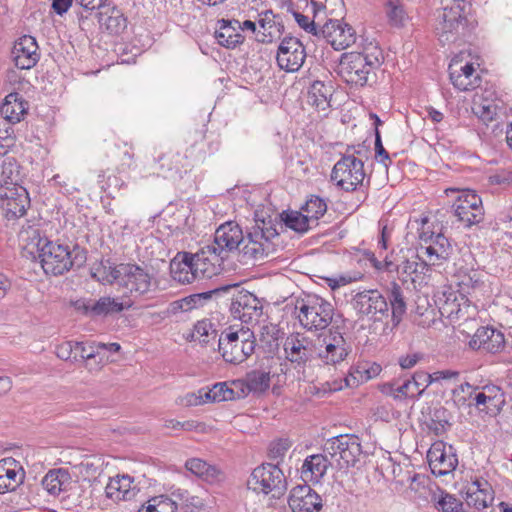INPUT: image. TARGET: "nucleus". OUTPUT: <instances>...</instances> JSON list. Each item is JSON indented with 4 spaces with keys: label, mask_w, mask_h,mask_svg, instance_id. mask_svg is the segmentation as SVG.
<instances>
[{
    "label": "nucleus",
    "mask_w": 512,
    "mask_h": 512,
    "mask_svg": "<svg viewBox=\"0 0 512 512\" xmlns=\"http://www.w3.org/2000/svg\"><path fill=\"white\" fill-rule=\"evenodd\" d=\"M36 39L31 35L20 37L12 48V57L15 65L19 69H31L40 59Z\"/></svg>",
    "instance_id": "21"
},
{
    "label": "nucleus",
    "mask_w": 512,
    "mask_h": 512,
    "mask_svg": "<svg viewBox=\"0 0 512 512\" xmlns=\"http://www.w3.org/2000/svg\"><path fill=\"white\" fill-rule=\"evenodd\" d=\"M293 16L298 25L306 32L311 33L314 36H319L321 34L320 29L317 28L314 21H310L309 17L297 11H293Z\"/></svg>",
    "instance_id": "60"
},
{
    "label": "nucleus",
    "mask_w": 512,
    "mask_h": 512,
    "mask_svg": "<svg viewBox=\"0 0 512 512\" xmlns=\"http://www.w3.org/2000/svg\"><path fill=\"white\" fill-rule=\"evenodd\" d=\"M306 58L305 47L296 37L286 36L282 39L277 51V64L287 72L298 71Z\"/></svg>",
    "instance_id": "16"
},
{
    "label": "nucleus",
    "mask_w": 512,
    "mask_h": 512,
    "mask_svg": "<svg viewBox=\"0 0 512 512\" xmlns=\"http://www.w3.org/2000/svg\"><path fill=\"white\" fill-rule=\"evenodd\" d=\"M211 389L216 402L238 399L245 394L244 382L240 380L232 381L230 384L219 382L214 384Z\"/></svg>",
    "instance_id": "42"
},
{
    "label": "nucleus",
    "mask_w": 512,
    "mask_h": 512,
    "mask_svg": "<svg viewBox=\"0 0 512 512\" xmlns=\"http://www.w3.org/2000/svg\"><path fill=\"white\" fill-rule=\"evenodd\" d=\"M217 337V330L214 328V325L210 320L203 319L194 325L192 332L193 340H198L203 345H207L211 342V340L215 341Z\"/></svg>",
    "instance_id": "49"
},
{
    "label": "nucleus",
    "mask_w": 512,
    "mask_h": 512,
    "mask_svg": "<svg viewBox=\"0 0 512 512\" xmlns=\"http://www.w3.org/2000/svg\"><path fill=\"white\" fill-rule=\"evenodd\" d=\"M427 459L432 473L436 476H445L453 472L458 465L454 448L451 445L446 446L442 441L431 446Z\"/></svg>",
    "instance_id": "19"
},
{
    "label": "nucleus",
    "mask_w": 512,
    "mask_h": 512,
    "mask_svg": "<svg viewBox=\"0 0 512 512\" xmlns=\"http://www.w3.org/2000/svg\"><path fill=\"white\" fill-rule=\"evenodd\" d=\"M74 355L76 356L75 361H83L85 368L90 372L99 371L104 365V357H100L99 362L95 365L92 361L100 356V351L96 349V343L86 345L83 342L74 341Z\"/></svg>",
    "instance_id": "36"
},
{
    "label": "nucleus",
    "mask_w": 512,
    "mask_h": 512,
    "mask_svg": "<svg viewBox=\"0 0 512 512\" xmlns=\"http://www.w3.org/2000/svg\"><path fill=\"white\" fill-rule=\"evenodd\" d=\"M256 347L254 333L249 329L233 331L231 327L222 331L218 337V350L225 362L241 364L250 357Z\"/></svg>",
    "instance_id": "5"
},
{
    "label": "nucleus",
    "mask_w": 512,
    "mask_h": 512,
    "mask_svg": "<svg viewBox=\"0 0 512 512\" xmlns=\"http://www.w3.org/2000/svg\"><path fill=\"white\" fill-rule=\"evenodd\" d=\"M386 15L390 24L396 27L403 26L408 19L402 0H387Z\"/></svg>",
    "instance_id": "53"
},
{
    "label": "nucleus",
    "mask_w": 512,
    "mask_h": 512,
    "mask_svg": "<svg viewBox=\"0 0 512 512\" xmlns=\"http://www.w3.org/2000/svg\"><path fill=\"white\" fill-rule=\"evenodd\" d=\"M469 347L473 350H482L487 353L496 354L505 347L504 334L493 327L483 326L476 330L469 341Z\"/></svg>",
    "instance_id": "22"
},
{
    "label": "nucleus",
    "mask_w": 512,
    "mask_h": 512,
    "mask_svg": "<svg viewBox=\"0 0 512 512\" xmlns=\"http://www.w3.org/2000/svg\"><path fill=\"white\" fill-rule=\"evenodd\" d=\"M365 176L363 161L353 154L343 155L331 172V180L346 192L355 191L363 186Z\"/></svg>",
    "instance_id": "11"
},
{
    "label": "nucleus",
    "mask_w": 512,
    "mask_h": 512,
    "mask_svg": "<svg viewBox=\"0 0 512 512\" xmlns=\"http://www.w3.org/2000/svg\"><path fill=\"white\" fill-rule=\"evenodd\" d=\"M388 298L392 310L393 325L397 326L401 322L403 315L406 313L407 306L402 288L395 281L390 284Z\"/></svg>",
    "instance_id": "43"
},
{
    "label": "nucleus",
    "mask_w": 512,
    "mask_h": 512,
    "mask_svg": "<svg viewBox=\"0 0 512 512\" xmlns=\"http://www.w3.org/2000/svg\"><path fill=\"white\" fill-rule=\"evenodd\" d=\"M133 305L131 300L118 301L112 297H101L93 304V316H104L112 313H119Z\"/></svg>",
    "instance_id": "44"
},
{
    "label": "nucleus",
    "mask_w": 512,
    "mask_h": 512,
    "mask_svg": "<svg viewBox=\"0 0 512 512\" xmlns=\"http://www.w3.org/2000/svg\"><path fill=\"white\" fill-rule=\"evenodd\" d=\"M443 7L438 11L436 26L441 42H451L465 30L467 26L468 4L464 0H444Z\"/></svg>",
    "instance_id": "7"
},
{
    "label": "nucleus",
    "mask_w": 512,
    "mask_h": 512,
    "mask_svg": "<svg viewBox=\"0 0 512 512\" xmlns=\"http://www.w3.org/2000/svg\"><path fill=\"white\" fill-rule=\"evenodd\" d=\"M278 235L276 224L271 217H256L254 224L247 229L246 236L237 223L229 221L216 229L213 242L207 245L206 252L216 253L224 260L232 253L238 252L241 261L247 264L263 260L273 254L276 250L273 240Z\"/></svg>",
    "instance_id": "1"
},
{
    "label": "nucleus",
    "mask_w": 512,
    "mask_h": 512,
    "mask_svg": "<svg viewBox=\"0 0 512 512\" xmlns=\"http://www.w3.org/2000/svg\"><path fill=\"white\" fill-rule=\"evenodd\" d=\"M285 359L295 369L305 368L308 363L317 358L316 345L310 337L304 333H290L283 341Z\"/></svg>",
    "instance_id": "12"
},
{
    "label": "nucleus",
    "mask_w": 512,
    "mask_h": 512,
    "mask_svg": "<svg viewBox=\"0 0 512 512\" xmlns=\"http://www.w3.org/2000/svg\"><path fill=\"white\" fill-rule=\"evenodd\" d=\"M458 279L457 285L459 287L461 299H463L465 294H470L472 290L479 288L483 284L479 274L474 270L462 276L459 275Z\"/></svg>",
    "instance_id": "57"
},
{
    "label": "nucleus",
    "mask_w": 512,
    "mask_h": 512,
    "mask_svg": "<svg viewBox=\"0 0 512 512\" xmlns=\"http://www.w3.org/2000/svg\"><path fill=\"white\" fill-rule=\"evenodd\" d=\"M316 226L318 220L326 213L327 204L319 196L312 195L301 209Z\"/></svg>",
    "instance_id": "50"
},
{
    "label": "nucleus",
    "mask_w": 512,
    "mask_h": 512,
    "mask_svg": "<svg viewBox=\"0 0 512 512\" xmlns=\"http://www.w3.org/2000/svg\"><path fill=\"white\" fill-rule=\"evenodd\" d=\"M429 385L430 381L428 373L424 371H417L411 379L405 380L396 388H394V384H392L390 385V388L395 398H416L419 397Z\"/></svg>",
    "instance_id": "28"
},
{
    "label": "nucleus",
    "mask_w": 512,
    "mask_h": 512,
    "mask_svg": "<svg viewBox=\"0 0 512 512\" xmlns=\"http://www.w3.org/2000/svg\"><path fill=\"white\" fill-rule=\"evenodd\" d=\"M43 488L51 495H59L71 484V477L64 469L50 470L42 479Z\"/></svg>",
    "instance_id": "38"
},
{
    "label": "nucleus",
    "mask_w": 512,
    "mask_h": 512,
    "mask_svg": "<svg viewBox=\"0 0 512 512\" xmlns=\"http://www.w3.org/2000/svg\"><path fill=\"white\" fill-rule=\"evenodd\" d=\"M118 265L113 266L109 260L94 263L90 268V275L96 281L102 284H118Z\"/></svg>",
    "instance_id": "45"
},
{
    "label": "nucleus",
    "mask_w": 512,
    "mask_h": 512,
    "mask_svg": "<svg viewBox=\"0 0 512 512\" xmlns=\"http://www.w3.org/2000/svg\"><path fill=\"white\" fill-rule=\"evenodd\" d=\"M184 156L178 152H167L158 158L159 170L164 177H172L181 172Z\"/></svg>",
    "instance_id": "47"
},
{
    "label": "nucleus",
    "mask_w": 512,
    "mask_h": 512,
    "mask_svg": "<svg viewBox=\"0 0 512 512\" xmlns=\"http://www.w3.org/2000/svg\"><path fill=\"white\" fill-rule=\"evenodd\" d=\"M96 16L101 27H105L112 34H119L127 27V19L122 11L113 7L107 12H97Z\"/></svg>",
    "instance_id": "40"
},
{
    "label": "nucleus",
    "mask_w": 512,
    "mask_h": 512,
    "mask_svg": "<svg viewBox=\"0 0 512 512\" xmlns=\"http://www.w3.org/2000/svg\"><path fill=\"white\" fill-rule=\"evenodd\" d=\"M29 205L30 199L24 187L0 185V207L8 220L22 217Z\"/></svg>",
    "instance_id": "15"
},
{
    "label": "nucleus",
    "mask_w": 512,
    "mask_h": 512,
    "mask_svg": "<svg viewBox=\"0 0 512 512\" xmlns=\"http://www.w3.org/2000/svg\"><path fill=\"white\" fill-rule=\"evenodd\" d=\"M177 503L167 495H158L150 498L143 504L138 512H176Z\"/></svg>",
    "instance_id": "48"
},
{
    "label": "nucleus",
    "mask_w": 512,
    "mask_h": 512,
    "mask_svg": "<svg viewBox=\"0 0 512 512\" xmlns=\"http://www.w3.org/2000/svg\"><path fill=\"white\" fill-rule=\"evenodd\" d=\"M287 227L299 233H305L314 225L303 211H291L283 218Z\"/></svg>",
    "instance_id": "52"
},
{
    "label": "nucleus",
    "mask_w": 512,
    "mask_h": 512,
    "mask_svg": "<svg viewBox=\"0 0 512 512\" xmlns=\"http://www.w3.org/2000/svg\"><path fill=\"white\" fill-rule=\"evenodd\" d=\"M24 478L25 472L18 461L12 457L0 460V494L14 491Z\"/></svg>",
    "instance_id": "24"
},
{
    "label": "nucleus",
    "mask_w": 512,
    "mask_h": 512,
    "mask_svg": "<svg viewBox=\"0 0 512 512\" xmlns=\"http://www.w3.org/2000/svg\"><path fill=\"white\" fill-rule=\"evenodd\" d=\"M28 103L16 92L8 94L0 106V114L9 123L20 122L27 113Z\"/></svg>",
    "instance_id": "31"
},
{
    "label": "nucleus",
    "mask_w": 512,
    "mask_h": 512,
    "mask_svg": "<svg viewBox=\"0 0 512 512\" xmlns=\"http://www.w3.org/2000/svg\"><path fill=\"white\" fill-rule=\"evenodd\" d=\"M295 310L300 325L307 331H321L329 327L334 315L333 305L317 295L299 299Z\"/></svg>",
    "instance_id": "4"
},
{
    "label": "nucleus",
    "mask_w": 512,
    "mask_h": 512,
    "mask_svg": "<svg viewBox=\"0 0 512 512\" xmlns=\"http://www.w3.org/2000/svg\"><path fill=\"white\" fill-rule=\"evenodd\" d=\"M116 272L119 274L118 286L125 295L138 298L157 288V281L147 266L120 263Z\"/></svg>",
    "instance_id": "6"
},
{
    "label": "nucleus",
    "mask_w": 512,
    "mask_h": 512,
    "mask_svg": "<svg viewBox=\"0 0 512 512\" xmlns=\"http://www.w3.org/2000/svg\"><path fill=\"white\" fill-rule=\"evenodd\" d=\"M382 59L380 47L370 42L361 51L343 53L337 66V74L350 86L364 87L370 85L371 79L375 78Z\"/></svg>",
    "instance_id": "3"
},
{
    "label": "nucleus",
    "mask_w": 512,
    "mask_h": 512,
    "mask_svg": "<svg viewBox=\"0 0 512 512\" xmlns=\"http://www.w3.org/2000/svg\"><path fill=\"white\" fill-rule=\"evenodd\" d=\"M323 452L342 470L355 466L362 454V447L358 436L342 434L328 439L323 446Z\"/></svg>",
    "instance_id": "9"
},
{
    "label": "nucleus",
    "mask_w": 512,
    "mask_h": 512,
    "mask_svg": "<svg viewBox=\"0 0 512 512\" xmlns=\"http://www.w3.org/2000/svg\"><path fill=\"white\" fill-rule=\"evenodd\" d=\"M235 289L236 285L221 286L205 292L189 295L187 299H189L192 309H194L203 306L208 300L212 299V297H217L223 293H228Z\"/></svg>",
    "instance_id": "54"
},
{
    "label": "nucleus",
    "mask_w": 512,
    "mask_h": 512,
    "mask_svg": "<svg viewBox=\"0 0 512 512\" xmlns=\"http://www.w3.org/2000/svg\"><path fill=\"white\" fill-rule=\"evenodd\" d=\"M476 406L487 414H496L500 405L504 402L503 394L496 387L485 386L482 392H478L474 398Z\"/></svg>",
    "instance_id": "35"
},
{
    "label": "nucleus",
    "mask_w": 512,
    "mask_h": 512,
    "mask_svg": "<svg viewBox=\"0 0 512 512\" xmlns=\"http://www.w3.org/2000/svg\"><path fill=\"white\" fill-rule=\"evenodd\" d=\"M489 181L494 185L509 186L512 184V171L505 169L498 170L490 175Z\"/></svg>",
    "instance_id": "64"
},
{
    "label": "nucleus",
    "mask_w": 512,
    "mask_h": 512,
    "mask_svg": "<svg viewBox=\"0 0 512 512\" xmlns=\"http://www.w3.org/2000/svg\"><path fill=\"white\" fill-rule=\"evenodd\" d=\"M291 512H319L322 507V498L308 485L294 487L288 499Z\"/></svg>",
    "instance_id": "20"
},
{
    "label": "nucleus",
    "mask_w": 512,
    "mask_h": 512,
    "mask_svg": "<svg viewBox=\"0 0 512 512\" xmlns=\"http://www.w3.org/2000/svg\"><path fill=\"white\" fill-rule=\"evenodd\" d=\"M332 86L322 81H314L308 91V102L319 111H325L330 107Z\"/></svg>",
    "instance_id": "41"
},
{
    "label": "nucleus",
    "mask_w": 512,
    "mask_h": 512,
    "mask_svg": "<svg viewBox=\"0 0 512 512\" xmlns=\"http://www.w3.org/2000/svg\"><path fill=\"white\" fill-rule=\"evenodd\" d=\"M457 194L453 205L454 215L465 227L480 223L484 218V208L481 197L470 189L447 188L445 194Z\"/></svg>",
    "instance_id": "10"
},
{
    "label": "nucleus",
    "mask_w": 512,
    "mask_h": 512,
    "mask_svg": "<svg viewBox=\"0 0 512 512\" xmlns=\"http://www.w3.org/2000/svg\"><path fill=\"white\" fill-rule=\"evenodd\" d=\"M132 484L133 479L129 475L110 478L105 487L106 497L113 501L130 500L136 495Z\"/></svg>",
    "instance_id": "32"
},
{
    "label": "nucleus",
    "mask_w": 512,
    "mask_h": 512,
    "mask_svg": "<svg viewBox=\"0 0 512 512\" xmlns=\"http://www.w3.org/2000/svg\"><path fill=\"white\" fill-rule=\"evenodd\" d=\"M329 466H334L328 454H313L304 460L301 477L305 482L318 483L326 474Z\"/></svg>",
    "instance_id": "25"
},
{
    "label": "nucleus",
    "mask_w": 512,
    "mask_h": 512,
    "mask_svg": "<svg viewBox=\"0 0 512 512\" xmlns=\"http://www.w3.org/2000/svg\"><path fill=\"white\" fill-rule=\"evenodd\" d=\"M431 503L437 512H464L463 502L439 487L432 492Z\"/></svg>",
    "instance_id": "37"
},
{
    "label": "nucleus",
    "mask_w": 512,
    "mask_h": 512,
    "mask_svg": "<svg viewBox=\"0 0 512 512\" xmlns=\"http://www.w3.org/2000/svg\"><path fill=\"white\" fill-rule=\"evenodd\" d=\"M74 341H66L56 347V355L59 359L64 361L76 362L74 355Z\"/></svg>",
    "instance_id": "63"
},
{
    "label": "nucleus",
    "mask_w": 512,
    "mask_h": 512,
    "mask_svg": "<svg viewBox=\"0 0 512 512\" xmlns=\"http://www.w3.org/2000/svg\"><path fill=\"white\" fill-rule=\"evenodd\" d=\"M270 380V372L253 370L246 376V387L248 391L264 392L269 388Z\"/></svg>",
    "instance_id": "51"
},
{
    "label": "nucleus",
    "mask_w": 512,
    "mask_h": 512,
    "mask_svg": "<svg viewBox=\"0 0 512 512\" xmlns=\"http://www.w3.org/2000/svg\"><path fill=\"white\" fill-rule=\"evenodd\" d=\"M424 250L430 265L440 264L442 261L447 260L453 251L452 245L448 238L442 233H437L436 238L429 245L421 247Z\"/></svg>",
    "instance_id": "33"
},
{
    "label": "nucleus",
    "mask_w": 512,
    "mask_h": 512,
    "mask_svg": "<svg viewBox=\"0 0 512 512\" xmlns=\"http://www.w3.org/2000/svg\"><path fill=\"white\" fill-rule=\"evenodd\" d=\"M215 38L219 45L233 49L244 42L245 37L240 32V21L225 20L218 21V29L215 31Z\"/></svg>",
    "instance_id": "26"
},
{
    "label": "nucleus",
    "mask_w": 512,
    "mask_h": 512,
    "mask_svg": "<svg viewBox=\"0 0 512 512\" xmlns=\"http://www.w3.org/2000/svg\"><path fill=\"white\" fill-rule=\"evenodd\" d=\"M367 373L366 365H358L356 367H351L349 374L344 378L346 387H356L360 383L366 382L369 379H364Z\"/></svg>",
    "instance_id": "59"
},
{
    "label": "nucleus",
    "mask_w": 512,
    "mask_h": 512,
    "mask_svg": "<svg viewBox=\"0 0 512 512\" xmlns=\"http://www.w3.org/2000/svg\"><path fill=\"white\" fill-rule=\"evenodd\" d=\"M457 64V62H453L449 65V76L453 86L460 91H469L478 87V83L458 71Z\"/></svg>",
    "instance_id": "56"
},
{
    "label": "nucleus",
    "mask_w": 512,
    "mask_h": 512,
    "mask_svg": "<svg viewBox=\"0 0 512 512\" xmlns=\"http://www.w3.org/2000/svg\"><path fill=\"white\" fill-rule=\"evenodd\" d=\"M20 235L32 250L35 249L41 262V266L46 274L54 276L63 275L72 268L82 267L87 260L85 249L74 244L72 248L69 245L59 244L41 237L38 229L29 227L28 230H22Z\"/></svg>",
    "instance_id": "2"
},
{
    "label": "nucleus",
    "mask_w": 512,
    "mask_h": 512,
    "mask_svg": "<svg viewBox=\"0 0 512 512\" xmlns=\"http://www.w3.org/2000/svg\"><path fill=\"white\" fill-rule=\"evenodd\" d=\"M247 488L256 494L281 497L287 490V481L278 464L265 463L253 469Z\"/></svg>",
    "instance_id": "8"
},
{
    "label": "nucleus",
    "mask_w": 512,
    "mask_h": 512,
    "mask_svg": "<svg viewBox=\"0 0 512 512\" xmlns=\"http://www.w3.org/2000/svg\"><path fill=\"white\" fill-rule=\"evenodd\" d=\"M355 308L358 313L374 321L388 317L389 305L387 299L378 290H364L356 294Z\"/></svg>",
    "instance_id": "17"
},
{
    "label": "nucleus",
    "mask_w": 512,
    "mask_h": 512,
    "mask_svg": "<svg viewBox=\"0 0 512 512\" xmlns=\"http://www.w3.org/2000/svg\"><path fill=\"white\" fill-rule=\"evenodd\" d=\"M321 347L317 349V358L325 365L336 366L343 362L351 352V346L336 327H331L328 334L321 339Z\"/></svg>",
    "instance_id": "13"
},
{
    "label": "nucleus",
    "mask_w": 512,
    "mask_h": 512,
    "mask_svg": "<svg viewBox=\"0 0 512 512\" xmlns=\"http://www.w3.org/2000/svg\"><path fill=\"white\" fill-rule=\"evenodd\" d=\"M292 442L288 438H280L270 443L268 457L272 460H282L291 448Z\"/></svg>",
    "instance_id": "58"
},
{
    "label": "nucleus",
    "mask_w": 512,
    "mask_h": 512,
    "mask_svg": "<svg viewBox=\"0 0 512 512\" xmlns=\"http://www.w3.org/2000/svg\"><path fill=\"white\" fill-rule=\"evenodd\" d=\"M19 166L13 157H6L2 162L0 174V185L14 186L17 185L19 175Z\"/></svg>",
    "instance_id": "55"
},
{
    "label": "nucleus",
    "mask_w": 512,
    "mask_h": 512,
    "mask_svg": "<svg viewBox=\"0 0 512 512\" xmlns=\"http://www.w3.org/2000/svg\"><path fill=\"white\" fill-rule=\"evenodd\" d=\"M170 274L175 281L181 284H188L196 279L193 262L189 260L187 252L178 253L171 260Z\"/></svg>",
    "instance_id": "34"
},
{
    "label": "nucleus",
    "mask_w": 512,
    "mask_h": 512,
    "mask_svg": "<svg viewBox=\"0 0 512 512\" xmlns=\"http://www.w3.org/2000/svg\"><path fill=\"white\" fill-rule=\"evenodd\" d=\"M473 112L484 122H489L496 116V108L491 104H475Z\"/></svg>",
    "instance_id": "62"
},
{
    "label": "nucleus",
    "mask_w": 512,
    "mask_h": 512,
    "mask_svg": "<svg viewBox=\"0 0 512 512\" xmlns=\"http://www.w3.org/2000/svg\"><path fill=\"white\" fill-rule=\"evenodd\" d=\"M258 23L262 29L261 37L258 38L259 42L271 43L284 33V24L280 15L274 14L272 10L261 13Z\"/></svg>",
    "instance_id": "29"
},
{
    "label": "nucleus",
    "mask_w": 512,
    "mask_h": 512,
    "mask_svg": "<svg viewBox=\"0 0 512 512\" xmlns=\"http://www.w3.org/2000/svg\"><path fill=\"white\" fill-rule=\"evenodd\" d=\"M437 304L442 316L450 319L458 318L461 312L458 295L452 290H445L437 296Z\"/></svg>",
    "instance_id": "46"
},
{
    "label": "nucleus",
    "mask_w": 512,
    "mask_h": 512,
    "mask_svg": "<svg viewBox=\"0 0 512 512\" xmlns=\"http://www.w3.org/2000/svg\"><path fill=\"white\" fill-rule=\"evenodd\" d=\"M207 245L196 254L188 253L189 260L193 262L195 278H211L222 270L223 258L218 254L206 252Z\"/></svg>",
    "instance_id": "23"
},
{
    "label": "nucleus",
    "mask_w": 512,
    "mask_h": 512,
    "mask_svg": "<svg viewBox=\"0 0 512 512\" xmlns=\"http://www.w3.org/2000/svg\"><path fill=\"white\" fill-rule=\"evenodd\" d=\"M428 263L422 261L418 255L412 256V258H405L399 262L391 259V257H385V269L387 272H397L400 276L410 277L414 282L413 275L423 274L424 270L427 269Z\"/></svg>",
    "instance_id": "27"
},
{
    "label": "nucleus",
    "mask_w": 512,
    "mask_h": 512,
    "mask_svg": "<svg viewBox=\"0 0 512 512\" xmlns=\"http://www.w3.org/2000/svg\"><path fill=\"white\" fill-rule=\"evenodd\" d=\"M234 291L230 304L233 317L245 324L257 323L263 315L261 301L249 291L238 290V285Z\"/></svg>",
    "instance_id": "14"
},
{
    "label": "nucleus",
    "mask_w": 512,
    "mask_h": 512,
    "mask_svg": "<svg viewBox=\"0 0 512 512\" xmlns=\"http://www.w3.org/2000/svg\"><path fill=\"white\" fill-rule=\"evenodd\" d=\"M375 158L379 163L384 165L385 169H387L389 163H391L390 155L382 144L381 136L378 130H376L375 137Z\"/></svg>",
    "instance_id": "61"
},
{
    "label": "nucleus",
    "mask_w": 512,
    "mask_h": 512,
    "mask_svg": "<svg viewBox=\"0 0 512 512\" xmlns=\"http://www.w3.org/2000/svg\"><path fill=\"white\" fill-rule=\"evenodd\" d=\"M320 32V35L335 50H344L353 45L357 39L355 29L350 24L339 19H329L321 27Z\"/></svg>",
    "instance_id": "18"
},
{
    "label": "nucleus",
    "mask_w": 512,
    "mask_h": 512,
    "mask_svg": "<svg viewBox=\"0 0 512 512\" xmlns=\"http://www.w3.org/2000/svg\"><path fill=\"white\" fill-rule=\"evenodd\" d=\"M185 467L191 473L210 483L220 481L223 477V473L219 468L200 458L188 459Z\"/></svg>",
    "instance_id": "39"
},
{
    "label": "nucleus",
    "mask_w": 512,
    "mask_h": 512,
    "mask_svg": "<svg viewBox=\"0 0 512 512\" xmlns=\"http://www.w3.org/2000/svg\"><path fill=\"white\" fill-rule=\"evenodd\" d=\"M466 495L467 504L475 507L477 510L488 507L494 500L489 483L481 479H476L469 485Z\"/></svg>",
    "instance_id": "30"
}]
</instances>
